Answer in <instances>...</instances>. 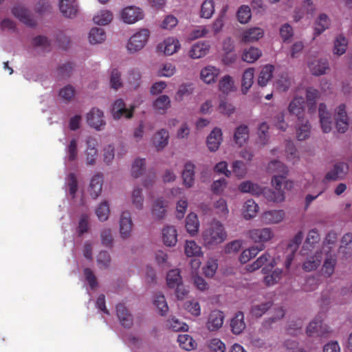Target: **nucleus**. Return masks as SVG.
Masks as SVG:
<instances>
[{
    "instance_id": "46",
    "label": "nucleus",
    "mask_w": 352,
    "mask_h": 352,
    "mask_svg": "<svg viewBox=\"0 0 352 352\" xmlns=\"http://www.w3.org/2000/svg\"><path fill=\"white\" fill-rule=\"evenodd\" d=\"M116 312L120 324L126 328L130 327L133 324V317L129 313L126 307L122 304H119L116 307Z\"/></svg>"
},
{
    "instance_id": "50",
    "label": "nucleus",
    "mask_w": 352,
    "mask_h": 352,
    "mask_svg": "<svg viewBox=\"0 0 352 352\" xmlns=\"http://www.w3.org/2000/svg\"><path fill=\"white\" fill-rule=\"evenodd\" d=\"M219 267L218 261L213 256L208 257L202 267V272L207 278H212L217 273Z\"/></svg>"
},
{
    "instance_id": "28",
    "label": "nucleus",
    "mask_w": 352,
    "mask_h": 352,
    "mask_svg": "<svg viewBox=\"0 0 352 352\" xmlns=\"http://www.w3.org/2000/svg\"><path fill=\"white\" fill-rule=\"evenodd\" d=\"M113 20V13L108 9H101L97 11L93 16V21L100 26H105L110 24Z\"/></svg>"
},
{
    "instance_id": "6",
    "label": "nucleus",
    "mask_w": 352,
    "mask_h": 352,
    "mask_svg": "<svg viewBox=\"0 0 352 352\" xmlns=\"http://www.w3.org/2000/svg\"><path fill=\"white\" fill-rule=\"evenodd\" d=\"M276 260L268 252H266L258 257L252 263L248 265L246 270L252 272L263 267L262 271L265 274L276 265Z\"/></svg>"
},
{
    "instance_id": "16",
    "label": "nucleus",
    "mask_w": 352,
    "mask_h": 352,
    "mask_svg": "<svg viewBox=\"0 0 352 352\" xmlns=\"http://www.w3.org/2000/svg\"><path fill=\"white\" fill-rule=\"evenodd\" d=\"M221 74V70L212 65L204 67L200 70V80L206 85H212L216 82L217 78Z\"/></svg>"
},
{
    "instance_id": "22",
    "label": "nucleus",
    "mask_w": 352,
    "mask_h": 352,
    "mask_svg": "<svg viewBox=\"0 0 352 352\" xmlns=\"http://www.w3.org/2000/svg\"><path fill=\"white\" fill-rule=\"evenodd\" d=\"M169 132L165 129H161L156 131L151 139V144L157 151L165 148L168 144Z\"/></svg>"
},
{
    "instance_id": "37",
    "label": "nucleus",
    "mask_w": 352,
    "mask_h": 352,
    "mask_svg": "<svg viewBox=\"0 0 352 352\" xmlns=\"http://www.w3.org/2000/svg\"><path fill=\"white\" fill-rule=\"evenodd\" d=\"M254 69L249 67L244 70L241 76V89L243 94H246L254 83Z\"/></svg>"
},
{
    "instance_id": "62",
    "label": "nucleus",
    "mask_w": 352,
    "mask_h": 352,
    "mask_svg": "<svg viewBox=\"0 0 352 352\" xmlns=\"http://www.w3.org/2000/svg\"><path fill=\"white\" fill-rule=\"evenodd\" d=\"M146 168V159L136 158L131 164V173L135 178L140 177L144 172Z\"/></svg>"
},
{
    "instance_id": "27",
    "label": "nucleus",
    "mask_w": 352,
    "mask_h": 352,
    "mask_svg": "<svg viewBox=\"0 0 352 352\" xmlns=\"http://www.w3.org/2000/svg\"><path fill=\"white\" fill-rule=\"evenodd\" d=\"M210 49L208 43L202 41L193 44L189 50L188 56L192 59H198L208 54Z\"/></svg>"
},
{
    "instance_id": "58",
    "label": "nucleus",
    "mask_w": 352,
    "mask_h": 352,
    "mask_svg": "<svg viewBox=\"0 0 352 352\" xmlns=\"http://www.w3.org/2000/svg\"><path fill=\"white\" fill-rule=\"evenodd\" d=\"M274 69V67L272 65H266L262 67L258 78V83L260 86L267 85L272 77Z\"/></svg>"
},
{
    "instance_id": "24",
    "label": "nucleus",
    "mask_w": 352,
    "mask_h": 352,
    "mask_svg": "<svg viewBox=\"0 0 352 352\" xmlns=\"http://www.w3.org/2000/svg\"><path fill=\"white\" fill-rule=\"evenodd\" d=\"M318 113L320 118V124L322 131L326 133L331 132L333 126L331 115L324 104H320Z\"/></svg>"
},
{
    "instance_id": "33",
    "label": "nucleus",
    "mask_w": 352,
    "mask_h": 352,
    "mask_svg": "<svg viewBox=\"0 0 352 352\" xmlns=\"http://www.w3.org/2000/svg\"><path fill=\"white\" fill-rule=\"evenodd\" d=\"M262 51L257 47L250 46L245 48L241 54V59L247 63H254L262 56Z\"/></svg>"
},
{
    "instance_id": "26",
    "label": "nucleus",
    "mask_w": 352,
    "mask_h": 352,
    "mask_svg": "<svg viewBox=\"0 0 352 352\" xmlns=\"http://www.w3.org/2000/svg\"><path fill=\"white\" fill-rule=\"evenodd\" d=\"M107 38L106 31L99 27H94L90 29L87 40L91 45H98L104 43Z\"/></svg>"
},
{
    "instance_id": "30",
    "label": "nucleus",
    "mask_w": 352,
    "mask_h": 352,
    "mask_svg": "<svg viewBox=\"0 0 352 352\" xmlns=\"http://www.w3.org/2000/svg\"><path fill=\"white\" fill-rule=\"evenodd\" d=\"M250 138V131L248 126L241 124L237 126L233 135L234 143L239 146H243L248 143Z\"/></svg>"
},
{
    "instance_id": "38",
    "label": "nucleus",
    "mask_w": 352,
    "mask_h": 352,
    "mask_svg": "<svg viewBox=\"0 0 352 352\" xmlns=\"http://www.w3.org/2000/svg\"><path fill=\"white\" fill-rule=\"evenodd\" d=\"M171 101L168 96L161 95L153 102V108L155 112L164 114L170 107Z\"/></svg>"
},
{
    "instance_id": "32",
    "label": "nucleus",
    "mask_w": 352,
    "mask_h": 352,
    "mask_svg": "<svg viewBox=\"0 0 352 352\" xmlns=\"http://www.w3.org/2000/svg\"><path fill=\"white\" fill-rule=\"evenodd\" d=\"M322 249L319 251H316L314 254L309 256L306 261L303 263L302 268L306 272H311L317 269L322 261Z\"/></svg>"
},
{
    "instance_id": "43",
    "label": "nucleus",
    "mask_w": 352,
    "mask_h": 352,
    "mask_svg": "<svg viewBox=\"0 0 352 352\" xmlns=\"http://www.w3.org/2000/svg\"><path fill=\"white\" fill-rule=\"evenodd\" d=\"M184 249L187 257H201L204 255L201 247L193 240H186Z\"/></svg>"
},
{
    "instance_id": "40",
    "label": "nucleus",
    "mask_w": 352,
    "mask_h": 352,
    "mask_svg": "<svg viewBox=\"0 0 352 352\" xmlns=\"http://www.w3.org/2000/svg\"><path fill=\"white\" fill-rule=\"evenodd\" d=\"M347 166L344 163L336 164L325 175L327 181H335L344 177L347 172Z\"/></svg>"
},
{
    "instance_id": "39",
    "label": "nucleus",
    "mask_w": 352,
    "mask_h": 352,
    "mask_svg": "<svg viewBox=\"0 0 352 352\" xmlns=\"http://www.w3.org/2000/svg\"><path fill=\"white\" fill-rule=\"evenodd\" d=\"M304 98L302 96H296L289 104L288 110L289 113L295 115L298 120L302 118L304 113Z\"/></svg>"
},
{
    "instance_id": "45",
    "label": "nucleus",
    "mask_w": 352,
    "mask_h": 352,
    "mask_svg": "<svg viewBox=\"0 0 352 352\" xmlns=\"http://www.w3.org/2000/svg\"><path fill=\"white\" fill-rule=\"evenodd\" d=\"M218 88L220 91L226 94L236 91V87L233 77L230 75L222 76L219 81Z\"/></svg>"
},
{
    "instance_id": "59",
    "label": "nucleus",
    "mask_w": 352,
    "mask_h": 352,
    "mask_svg": "<svg viewBox=\"0 0 352 352\" xmlns=\"http://www.w3.org/2000/svg\"><path fill=\"white\" fill-rule=\"evenodd\" d=\"M215 12L214 1L204 0L200 6V16L204 19H210Z\"/></svg>"
},
{
    "instance_id": "7",
    "label": "nucleus",
    "mask_w": 352,
    "mask_h": 352,
    "mask_svg": "<svg viewBox=\"0 0 352 352\" xmlns=\"http://www.w3.org/2000/svg\"><path fill=\"white\" fill-rule=\"evenodd\" d=\"M87 124L96 131H102L106 125L104 111L98 108L93 107L86 113Z\"/></svg>"
},
{
    "instance_id": "44",
    "label": "nucleus",
    "mask_w": 352,
    "mask_h": 352,
    "mask_svg": "<svg viewBox=\"0 0 352 352\" xmlns=\"http://www.w3.org/2000/svg\"><path fill=\"white\" fill-rule=\"evenodd\" d=\"M103 184V177L100 174H96L91 179L89 187V193L90 196L96 199L97 198L102 191Z\"/></svg>"
},
{
    "instance_id": "20",
    "label": "nucleus",
    "mask_w": 352,
    "mask_h": 352,
    "mask_svg": "<svg viewBox=\"0 0 352 352\" xmlns=\"http://www.w3.org/2000/svg\"><path fill=\"white\" fill-rule=\"evenodd\" d=\"M261 218L267 225L278 224L285 218V212L283 210H269L263 212Z\"/></svg>"
},
{
    "instance_id": "10",
    "label": "nucleus",
    "mask_w": 352,
    "mask_h": 352,
    "mask_svg": "<svg viewBox=\"0 0 352 352\" xmlns=\"http://www.w3.org/2000/svg\"><path fill=\"white\" fill-rule=\"evenodd\" d=\"M134 106L126 107V104L122 99L116 100L111 109V113L114 120H120L122 118L129 119L133 116Z\"/></svg>"
},
{
    "instance_id": "52",
    "label": "nucleus",
    "mask_w": 352,
    "mask_h": 352,
    "mask_svg": "<svg viewBox=\"0 0 352 352\" xmlns=\"http://www.w3.org/2000/svg\"><path fill=\"white\" fill-rule=\"evenodd\" d=\"M131 201L133 206L138 210L144 208V197L142 188L140 186H135L131 193Z\"/></svg>"
},
{
    "instance_id": "60",
    "label": "nucleus",
    "mask_w": 352,
    "mask_h": 352,
    "mask_svg": "<svg viewBox=\"0 0 352 352\" xmlns=\"http://www.w3.org/2000/svg\"><path fill=\"white\" fill-rule=\"evenodd\" d=\"M177 68L170 63L161 64L157 70V76L159 77L170 78L175 74Z\"/></svg>"
},
{
    "instance_id": "23",
    "label": "nucleus",
    "mask_w": 352,
    "mask_h": 352,
    "mask_svg": "<svg viewBox=\"0 0 352 352\" xmlns=\"http://www.w3.org/2000/svg\"><path fill=\"white\" fill-rule=\"evenodd\" d=\"M223 313L217 309L213 310L208 316L206 322V327L210 331H218L223 326Z\"/></svg>"
},
{
    "instance_id": "8",
    "label": "nucleus",
    "mask_w": 352,
    "mask_h": 352,
    "mask_svg": "<svg viewBox=\"0 0 352 352\" xmlns=\"http://www.w3.org/2000/svg\"><path fill=\"white\" fill-rule=\"evenodd\" d=\"M180 48V41L175 36H168L157 45V51L165 56H172L176 54Z\"/></svg>"
},
{
    "instance_id": "4",
    "label": "nucleus",
    "mask_w": 352,
    "mask_h": 352,
    "mask_svg": "<svg viewBox=\"0 0 352 352\" xmlns=\"http://www.w3.org/2000/svg\"><path fill=\"white\" fill-rule=\"evenodd\" d=\"M151 36L148 29L141 28L134 32L126 43V49L129 54H135L142 50L147 44Z\"/></svg>"
},
{
    "instance_id": "19",
    "label": "nucleus",
    "mask_w": 352,
    "mask_h": 352,
    "mask_svg": "<svg viewBox=\"0 0 352 352\" xmlns=\"http://www.w3.org/2000/svg\"><path fill=\"white\" fill-rule=\"evenodd\" d=\"M120 237L125 239L129 238L133 230V222L131 213L129 211H123L120 214Z\"/></svg>"
},
{
    "instance_id": "5",
    "label": "nucleus",
    "mask_w": 352,
    "mask_h": 352,
    "mask_svg": "<svg viewBox=\"0 0 352 352\" xmlns=\"http://www.w3.org/2000/svg\"><path fill=\"white\" fill-rule=\"evenodd\" d=\"M144 17L143 10L136 6H127L122 8L118 13V19L127 25H133Z\"/></svg>"
},
{
    "instance_id": "25",
    "label": "nucleus",
    "mask_w": 352,
    "mask_h": 352,
    "mask_svg": "<svg viewBox=\"0 0 352 352\" xmlns=\"http://www.w3.org/2000/svg\"><path fill=\"white\" fill-rule=\"evenodd\" d=\"M168 201L163 197H157L153 201L151 208V213L153 219H162L166 212Z\"/></svg>"
},
{
    "instance_id": "61",
    "label": "nucleus",
    "mask_w": 352,
    "mask_h": 352,
    "mask_svg": "<svg viewBox=\"0 0 352 352\" xmlns=\"http://www.w3.org/2000/svg\"><path fill=\"white\" fill-rule=\"evenodd\" d=\"M331 21L325 14H320L315 22V33L317 35L322 34L330 26Z\"/></svg>"
},
{
    "instance_id": "56",
    "label": "nucleus",
    "mask_w": 352,
    "mask_h": 352,
    "mask_svg": "<svg viewBox=\"0 0 352 352\" xmlns=\"http://www.w3.org/2000/svg\"><path fill=\"white\" fill-rule=\"evenodd\" d=\"M166 283L169 288H175L180 285L182 281V277L179 269H173L168 272L166 275Z\"/></svg>"
},
{
    "instance_id": "14",
    "label": "nucleus",
    "mask_w": 352,
    "mask_h": 352,
    "mask_svg": "<svg viewBox=\"0 0 352 352\" xmlns=\"http://www.w3.org/2000/svg\"><path fill=\"white\" fill-rule=\"evenodd\" d=\"M98 140L94 137H87L85 140L86 148L84 151L85 160L87 164L96 162L98 156Z\"/></svg>"
},
{
    "instance_id": "63",
    "label": "nucleus",
    "mask_w": 352,
    "mask_h": 352,
    "mask_svg": "<svg viewBox=\"0 0 352 352\" xmlns=\"http://www.w3.org/2000/svg\"><path fill=\"white\" fill-rule=\"evenodd\" d=\"M166 326L174 331H187L188 330V325L175 316H172L166 320Z\"/></svg>"
},
{
    "instance_id": "1",
    "label": "nucleus",
    "mask_w": 352,
    "mask_h": 352,
    "mask_svg": "<svg viewBox=\"0 0 352 352\" xmlns=\"http://www.w3.org/2000/svg\"><path fill=\"white\" fill-rule=\"evenodd\" d=\"M228 237L224 224L217 219L208 223L201 232L202 244L207 248H213L223 243Z\"/></svg>"
},
{
    "instance_id": "17",
    "label": "nucleus",
    "mask_w": 352,
    "mask_h": 352,
    "mask_svg": "<svg viewBox=\"0 0 352 352\" xmlns=\"http://www.w3.org/2000/svg\"><path fill=\"white\" fill-rule=\"evenodd\" d=\"M12 14L25 25L32 27L36 25V19L29 10L22 6H17L12 9Z\"/></svg>"
},
{
    "instance_id": "54",
    "label": "nucleus",
    "mask_w": 352,
    "mask_h": 352,
    "mask_svg": "<svg viewBox=\"0 0 352 352\" xmlns=\"http://www.w3.org/2000/svg\"><path fill=\"white\" fill-rule=\"evenodd\" d=\"M239 189L244 193H250L252 195H259L263 193V189L258 184L250 181H245L239 186Z\"/></svg>"
},
{
    "instance_id": "29",
    "label": "nucleus",
    "mask_w": 352,
    "mask_h": 352,
    "mask_svg": "<svg viewBox=\"0 0 352 352\" xmlns=\"http://www.w3.org/2000/svg\"><path fill=\"white\" fill-rule=\"evenodd\" d=\"M308 67L313 75L320 76L326 74L329 69V62L327 59H314L309 62Z\"/></svg>"
},
{
    "instance_id": "48",
    "label": "nucleus",
    "mask_w": 352,
    "mask_h": 352,
    "mask_svg": "<svg viewBox=\"0 0 352 352\" xmlns=\"http://www.w3.org/2000/svg\"><path fill=\"white\" fill-rule=\"evenodd\" d=\"M303 233L299 232L297 233L289 245L288 250L291 252V254L287 256V261H285V265L286 268H289L294 258V252L298 249V245L300 244L303 239Z\"/></svg>"
},
{
    "instance_id": "64",
    "label": "nucleus",
    "mask_w": 352,
    "mask_h": 352,
    "mask_svg": "<svg viewBox=\"0 0 352 352\" xmlns=\"http://www.w3.org/2000/svg\"><path fill=\"white\" fill-rule=\"evenodd\" d=\"M207 348L210 352H226V345L219 338H212L207 341Z\"/></svg>"
},
{
    "instance_id": "11",
    "label": "nucleus",
    "mask_w": 352,
    "mask_h": 352,
    "mask_svg": "<svg viewBox=\"0 0 352 352\" xmlns=\"http://www.w3.org/2000/svg\"><path fill=\"white\" fill-rule=\"evenodd\" d=\"M334 118L337 131L345 133L350 126V122L344 104H340L335 109Z\"/></svg>"
},
{
    "instance_id": "31",
    "label": "nucleus",
    "mask_w": 352,
    "mask_h": 352,
    "mask_svg": "<svg viewBox=\"0 0 352 352\" xmlns=\"http://www.w3.org/2000/svg\"><path fill=\"white\" fill-rule=\"evenodd\" d=\"M200 222L198 216L195 212H190L185 220V228L191 236H196L199 230Z\"/></svg>"
},
{
    "instance_id": "21",
    "label": "nucleus",
    "mask_w": 352,
    "mask_h": 352,
    "mask_svg": "<svg viewBox=\"0 0 352 352\" xmlns=\"http://www.w3.org/2000/svg\"><path fill=\"white\" fill-rule=\"evenodd\" d=\"M59 10L66 18H74L78 12V5L76 0H59Z\"/></svg>"
},
{
    "instance_id": "2",
    "label": "nucleus",
    "mask_w": 352,
    "mask_h": 352,
    "mask_svg": "<svg viewBox=\"0 0 352 352\" xmlns=\"http://www.w3.org/2000/svg\"><path fill=\"white\" fill-rule=\"evenodd\" d=\"M271 184L274 190H268L263 191V193L267 199L274 203H281L285 199V194L283 190V186L287 190L293 188V182L283 179V176H273Z\"/></svg>"
},
{
    "instance_id": "51",
    "label": "nucleus",
    "mask_w": 352,
    "mask_h": 352,
    "mask_svg": "<svg viewBox=\"0 0 352 352\" xmlns=\"http://www.w3.org/2000/svg\"><path fill=\"white\" fill-rule=\"evenodd\" d=\"M272 306V302L265 300L260 303L254 304L250 309V314L254 318H260L263 316Z\"/></svg>"
},
{
    "instance_id": "15",
    "label": "nucleus",
    "mask_w": 352,
    "mask_h": 352,
    "mask_svg": "<svg viewBox=\"0 0 352 352\" xmlns=\"http://www.w3.org/2000/svg\"><path fill=\"white\" fill-rule=\"evenodd\" d=\"M161 239L163 244L168 248L176 246L178 242V232L174 226H166L161 231Z\"/></svg>"
},
{
    "instance_id": "36",
    "label": "nucleus",
    "mask_w": 352,
    "mask_h": 352,
    "mask_svg": "<svg viewBox=\"0 0 352 352\" xmlns=\"http://www.w3.org/2000/svg\"><path fill=\"white\" fill-rule=\"evenodd\" d=\"M311 135V125L307 120H298L296 126V137L298 141H304Z\"/></svg>"
},
{
    "instance_id": "47",
    "label": "nucleus",
    "mask_w": 352,
    "mask_h": 352,
    "mask_svg": "<svg viewBox=\"0 0 352 352\" xmlns=\"http://www.w3.org/2000/svg\"><path fill=\"white\" fill-rule=\"evenodd\" d=\"M266 170L270 173H277L274 176H283V179H285V176L287 174V168L279 160H274L270 161L267 167Z\"/></svg>"
},
{
    "instance_id": "41",
    "label": "nucleus",
    "mask_w": 352,
    "mask_h": 352,
    "mask_svg": "<svg viewBox=\"0 0 352 352\" xmlns=\"http://www.w3.org/2000/svg\"><path fill=\"white\" fill-rule=\"evenodd\" d=\"M232 332L234 334L239 335L241 333L246 327L245 316L243 312H237L232 318L230 322Z\"/></svg>"
},
{
    "instance_id": "18",
    "label": "nucleus",
    "mask_w": 352,
    "mask_h": 352,
    "mask_svg": "<svg viewBox=\"0 0 352 352\" xmlns=\"http://www.w3.org/2000/svg\"><path fill=\"white\" fill-rule=\"evenodd\" d=\"M328 332V327L323 325L320 317L313 319L306 329V333L309 336L322 337Z\"/></svg>"
},
{
    "instance_id": "57",
    "label": "nucleus",
    "mask_w": 352,
    "mask_h": 352,
    "mask_svg": "<svg viewBox=\"0 0 352 352\" xmlns=\"http://www.w3.org/2000/svg\"><path fill=\"white\" fill-rule=\"evenodd\" d=\"M95 214L100 221H107L110 214L109 202L106 200L100 202L95 208Z\"/></svg>"
},
{
    "instance_id": "35",
    "label": "nucleus",
    "mask_w": 352,
    "mask_h": 352,
    "mask_svg": "<svg viewBox=\"0 0 352 352\" xmlns=\"http://www.w3.org/2000/svg\"><path fill=\"white\" fill-rule=\"evenodd\" d=\"M258 210V205L253 199H248L243 205L241 214L245 219L250 220L256 216Z\"/></svg>"
},
{
    "instance_id": "42",
    "label": "nucleus",
    "mask_w": 352,
    "mask_h": 352,
    "mask_svg": "<svg viewBox=\"0 0 352 352\" xmlns=\"http://www.w3.org/2000/svg\"><path fill=\"white\" fill-rule=\"evenodd\" d=\"M349 44L348 38L342 34H338L334 39L333 54L340 56L346 52Z\"/></svg>"
},
{
    "instance_id": "55",
    "label": "nucleus",
    "mask_w": 352,
    "mask_h": 352,
    "mask_svg": "<svg viewBox=\"0 0 352 352\" xmlns=\"http://www.w3.org/2000/svg\"><path fill=\"white\" fill-rule=\"evenodd\" d=\"M183 309L193 317L197 318L201 314V307L199 302L195 299L186 300L183 304Z\"/></svg>"
},
{
    "instance_id": "34",
    "label": "nucleus",
    "mask_w": 352,
    "mask_h": 352,
    "mask_svg": "<svg viewBox=\"0 0 352 352\" xmlns=\"http://www.w3.org/2000/svg\"><path fill=\"white\" fill-rule=\"evenodd\" d=\"M195 165L192 162L185 164L182 171L183 184L186 188H191L195 184Z\"/></svg>"
},
{
    "instance_id": "3",
    "label": "nucleus",
    "mask_w": 352,
    "mask_h": 352,
    "mask_svg": "<svg viewBox=\"0 0 352 352\" xmlns=\"http://www.w3.org/2000/svg\"><path fill=\"white\" fill-rule=\"evenodd\" d=\"M331 236V235H329L322 246V254H325V259L321 272L322 274L326 277H330L333 274L336 265V258L332 246L336 237L333 235L332 236V242H330L329 238Z\"/></svg>"
},
{
    "instance_id": "13",
    "label": "nucleus",
    "mask_w": 352,
    "mask_h": 352,
    "mask_svg": "<svg viewBox=\"0 0 352 352\" xmlns=\"http://www.w3.org/2000/svg\"><path fill=\"white\" fill-rule=\"evenodd\" d=\"M223 142V131L219 127H214L208 135L206 144L208 149L212 153L219 150Z\"/></svg>"
},
{
    "instance_id": "9",
    "label": "nucleus",
    "mask_w": 352,
    "mask_h": 352,
    "mask_svg": "<svg viewBox=\"0 0 352 352\" xmlns=\"http://www.w3.org/2000/svg\"><path fill=\"white\" fill-rule=\"evenodd\" d=\"M274 232L271 228H257L249 230L248 236L255 243L264 244L270 242L274 237Z\"/></svg>"
},
{
    "instance_id": "49",
    "label": "nucleus",
    "mask_w": 352,
    "mask_h": 352,
    "mask_svg": "<svg viewBox=\"0 0 352 352\" xmlns=\"http://www.w3.org/2000/svg\"><path fill=\"white\" fill-rule=\"evenodd\" d=\"M339 254L347 258L352 255V234H346L343 236L339 248Z\"/></svg>"
},
{
    "instance_id": "53",
    "label": "nucleus",
    "mask_w": 352,
    "mask_h": 352,
    "mask_svg": "<svg viewBox=\"0 0 352 352\" xmlns=\"http://www.w3.org/2000/svg\"><path fill=\"white\" fill-rule=\"evenodd\" d=\"M195 88L192 82L182 83L179 86L175 92L174 100L177 102H181L185 96H190L194 92Z\"/></svg>"
},
{
    "instance_id": "12",
    "label": "nucleus",
    "mask_w": 352,
    "mask_h": 352,
    "mask_svg": "<svg viewBox=\"0 0 352 352\" xmlns=\"http://www.w3.org/2000/svg\"><path fill=\"white\" fill-rule=\"evenodd\" d=\"M265 35V31L260 27H250L243 29L239 36L243 43H254L258 41Z\"/></svg>"
}]
</instances>
